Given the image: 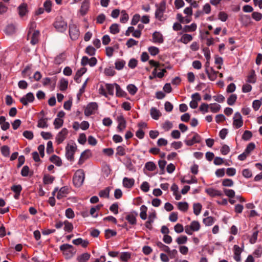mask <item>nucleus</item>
I'll use <instances>...</instances> for the list:
<instances>
[{"mask_svg": "<svg viewBox=\"0 0 262 262\" xmlns=\"http://www.w3.org/2000/svg\"><path fill=\"white\" fill-rule=\"evenodd\" d=\"M59 248L67 259L71 258L76 252V249L72 245L68 244L61 245Z\"/></svg>", "mask_w": 262, "mask_h": 262, "instance_id": "1", "label": "nucleus"}, {"mask_svg": "<svg viewBox=\"0 0 262 262\" xmlns=\"http://www.w3.org/2000/svg\"><path fill=\"white\" fill-rule=\"evenodd\" d=\"M85 174L83 169H78L74 173L73 177V182L76 187H80L84 181Z\"/></svg>", "mask_w": 262, "mask_h": 262, "instance_id": "2", "label": "nucleus"}, {"mask_svg": "<svg viewBox=\"0 0 262 262\" xmlns=\"http://www.w3.org/2000/svg\"><path fill=\"white\" fill-rule=\"evenodd\" d=\"M166 5L165 1H162L159 5H156L157 9L155 12V17L160 21H163L166 19L163 18L164 13L166 10Z\"/></svg>", "mask_w": 262, "mask_h": 262, "instance_id": "3", "label": "nucleus"}, {"mask_svg": "<svg viewBox=\"0 0 262 262\" xmlns=\"http://www.w3.org/2000/svg\"><path fill=\"white\" fill-rule=\"evenodd\" d=\"M53 25L56 30L60 32H64L67 28V23L61 16H58L56 18Z\"/></svg>", "mask_w": 262, "mask_h": 262, "instance_id": "4", "label": "nucleus"}, {"mask_svg": "<svg viewBox=\"0 0 262 262\" xmlns=\"http://www.w3.org/2000/svg\"><path fill=\"white\" fill-rule=\"evenodd\" d=\"M77 150V146L74 145L68 144L66 147V157L70 161H74V154Z\"/></svg>", "mask_w": 262, "mask_h": 262, "instance_id": "5", "label": "nucleus"}, {"mask_svg": "<svg viewBox=\"0 0 262 262\" xmlns=\"http://www.w3.org/2000/svg\"><path fill=\"white\" fill-rule=\"evenodd\" d=\"M69 35L71 39L73 40H77L80 35V32L77 26L74 24H69Z\"/></svg>", "mask_w": 262, "mask_h": 262, "instance_id": "6", "label": "nucleus"}, {"mask_svg": "<svg viewBox=\"0 0 262 262\" xmlns=\"http://www.w3.org/2000/svg\"><path fill=\"white\" fill-rule=\"evenodd\" d=\"M98 104L96 102H91L89 103L84 110V115L86 116H90V115L95 113V111L98 109Z\"/></svg>", "mask_w": 262, "mask_h": 262, "instance_id": "7", "label": "nucleus"}, {"mask_svg": "<svg viewBox=\"0 0 262 262\" xmlns=\"http://www.w3.org/2000/svg\"><path fill=\"white\" fill-rule=\"evenodd\" d=\"M68 130L66 128H63L58 133L56 137V142L58 144L62 143L67 137Z\"/></svg>", "mask_w": 262, "mask_h": 262, "instance_id": "8", "label": "nucleus"}, {"mask_svg": "<svg viewBox=\"0 0 262 262\" xmlns=\"http://www.w3.org/2000/svg\"><path fill=\"white\" fill-rule=\"evenodd\" d=\"M233 125L236 128H239L243 125L242 117L239 112H236L234 114Z\"/></svg>", "mask_w": 262, "mask_h": 262, "instance_id": "9", "label": "nucleus"}, {"mask_svg": "<svg viewBox=\"0 0 262 262\" xmlns=\"http://www.w3.org/2000/svg\"><path fill=\"white\" fill-rule=\"evenodd\" d=\"M117 121L118 123L117 130L119 132H122L126 128V121L123 115L118 116L117 118Z\"/></svg>", "mask_w": 262, "mask_h": 262, "instance_id": "10", "label": "nucleus"}, {"mask_svg": "<svg viewBox=\"0 0 262 262\" xmlns=\"http://www.w3.org/2000/svg\"><path fill=\"white\" fill-rule=\"evenodd\" d=\"M34 96L32 93L29 92L20 99V102L25 106H27L28 103H31L34 100Z\"/></svg>", "mask_w": 262, "mask_h": 262, "instance_id": "11", "label": "nucleus"}, {"mask_svg": "<svg viewBox=\"0 0 262 262\" xmlns=\"http://www.w3.org/2000/svg\"><path fill=\"white\" fill-rule=\"evenodd\" d=\"M17 10L18 14L21 18L26 16L29 12L28 5L25 3L21 4L18 7Z\"/></svg>", "mask_w": 262, "mask_h": 262, "instance_id": "12", "label": "nucleus"}, {"mask_svg": "<svg viewBox=\"0 0 262 262\" xmlns=\"http://www.w3.org/2000/svg\"><path fill=\"white\" fill-rule=\"evenodd\" d=\"M201 136L196 133H194V136L190 140H185L184 141L185 143L187 146H192L194 143H199L201 142Z\"/></svg>", "mask_w": 262, "mask_h": 262, "instance_id": "13", "label": "nucleus"}, {"mask_svg": "<svg viewBox=\"0 0 262 262\" xmlns=\"http://www.w3.org/2000/svg\"><path fill=\"white\" fill-rule=\"evenodd\" d=\"M137 215L138 213L136 211H134L126 215L125 219L127 221L129 224L134 226L137 224L136 216Z\"/></svg>", "mask_w": 262, "mask_h": 262, "instance_id": "14", "label": "nucleus"}, {"mask_svg": "<svg viewBox=\"0 0 262 262\" xmlns=\"http://www.w3.org/2000/svg\"><path fill=\"white\" fill-rule=\"evenodd\" d=\"M122 184L125 188L130 189L134 185L135 180L133 178L124 177L123 179Z\"/></svg>", "mask_w": 262, "mask_h": 262, "instance_id": "15", "label": "nucleus"}, {"mask_svg": "<svg viewBox=\"0 0 262 262\" xmlns=\"http://www.w3.org/2000/svg\"><path fill=\"white\" fill-rule=\"evenodd\" d=\"M22 186L18 185H13L11 187V190L15 193L14 198L15 199H18L22 190Z\"/></svg>", "mask_w": 262, "mask_h": 262, "instance_id": "16", "label": "nucleus"}, {"mask_svg": "<svg viewBox=\"0 0 262 262\" xmlns=\"http://www.w3.org/2000/svg\"><path fill=\"white\" fill-rule=\"evenodd\" d=\"M69 193V189L68 186L62 187L59 190L57 195V199H61L66 196Z\"/></svg>", "mask_w": 262, "mask_h": 262, "instance_id": "17", "label": "nucleus"}, {"mask_svg": "<svg viewBox=\"0 0 262 262\" xmlns=\"http://www.w3.org/2000/svg\"><path fill=\"white\" fill-rule=\"evenodd\" d=\"M87 71L86 68L83 67L78 70L74 77V80L78 83L81 82L80 77L82 76Z\"/></svg>", "mask_w": 262, "mask_h": 262, "instance_id": "18", "label": "nucleus"}, {"mask_svg": "<svg viewBox=\"0 0 262 262\" xmlns=\"http://www.w3.org/2000/svg\"><path fill=\"white\" fill-rule=\"evenodd\" d=\"M90 7L89 0H84L81 6L80 9V14L83 16L86 14Z\"/></svg>", "mask_w": 262, "mask_h": 262, "instance_id": "19", "label": "nucleus"}, {"mask_svg": "<svg viewBox=\"0 0 262 262\" xmlns=\"http://www.w3.org/2000/svg\"><path fill=\"white\" fill-rule=\"evenodd\" d=\"M153 42L155 43H162L164 41V39L162 34L157 31H155L152 34Z\"/></svg>", "mask_w": 262, "mask_h": 262, "instance_id": "20", "label": "nucleus"}, {"mask_svg": "<svg viewBox=\"0 0 262 262\" xmlns=\"http://www.w3.org/2000/svg\"><path fill=\"white\" fill-rule=\"evenodd\" d=\"M205 192L210 196L215 197L216 196H222V192L220 190H216L212 188H209L205 189Z\"/></svg>", "mask_w": 262, "mask_h": 262, "instance_id": "21", "label": "nucleus"}, {"mask_svg": "<svg viewBox=\"0 0 262 262\" xmlns=\"http://www.w3.org/2000/svg\"><path fill=\"white\" fill-rule=\"evenodd\" d=\"M167 71L166 69H163L161 70V71L159 73H157L156 69H154L152 72V74H154V76H149V78L150 80L153 79L154 78L156 77L159 78H162L164 77L165 73Z\"/></svg>", "mask_w": 262, "mask_h": 262, "instance_id": "22", "label": "nucleus"}, {"mask_svg": "<svg viewBox=\"0 0 262 262\" xmlns=\"http://www.w3.org/2000/svg\"><path fill=\"white\" fill-rule=\"evenodd\" d=\"M114 84L115 85L116 90V96L118 97H125L127 95L126 93L121 88L118 84L114 83Z\"/></svg>", "mask_w": 262, "mask_h": 262, "instance_id": "23", "label": "nucleus"}, {"mask_svg": "<svg viewBox=\"0 0 262 262\" xmlns=\"http://www.w3.org/2000/svg\"><path fill=\"white\" fill-rule=\"evenodd\" d=\"M210 72L209 70H206V73L210 80L214 81L216 78L217 74L219 73V72L215 71L212 67L210 68Z\"/></svg>", "mask_w": 262, "mask_h": 262, "instance_id": "24", "label": "nucleus"}, {"mask_svg": "<svg viewBox=\"0 0 262 262\" xmlns=\"http://www.w3.org/2000/svg\"><path fill=\"white\" fill-rule=\"evenodd\" d=\"M246 81L248 83H255L256 81V77L255 71L251 70L249 73V74L247 76V79Z\"/></svg>", "mask_w": 262, "mask_h": 262, "instance_id": "25", "label": "nucleus"}, {"mask_svg": "<svg viewBox=\"0 0 262 262\" xmlns=\"http://www.w3.org/2000/svg\"><path fill=\"white\" fill-rule=\"evenodd\" d=\"M150 114L152 118V119L155 120L159 119V117L161 116V114L159 110H158L156 107H151L150 111Z\"/></svg>", "mask_w": 262, "mask_h": 262, "instance_id": "26", "label": "nucleus"}, {"mask_svg": "<svg viewBox=\"0 0 262 262\" xmlns=\"http://www.w3.org/2000/svg\"><path fill=\"white\" fill-rule=\"evenodd\" d=\"M68 80L64 78H62L59 82V90L61 91H65L68 86Z\"/></svg>", "mask_w": 262, "mask_h": 262, "instance_id": "27", "label": "nucleus"}, {"mask_svg": "<svg viewBox=\"0 0 262 262\" xmlns=\"http://www.w3.org/2000/svg\"><path fill=\"white\" fill-rule=\"evenodd\" d=\"M39 31L38 30H35L33 33L30 43L32 45H35L38 43L39 40Z\"/></svg>", "mask_w": 262, "mask_h": 262, "instance_id": "28", "label": "nucleus"}, {"mask_svg": "<svg viewBox=\"0 0 262 262\" xmlns=\"http://www.w3.org/2000/svg\"><path fill=\"white\" fill-rule=\"evenodd\" d=\"M197 26L195 23H192L190 25H186L183 28V31L184 32H191L195 31Z\"/></svg>", "mask_w": 262, "mask_h": 262, "instance_id": "29", "label": "nucleus"}, {"mask_svg": "<svg viewBox=\"0 0 262 262\" xmlns=\"http://www.w3.org/2000/svg\"><path fill=\"white\" fill-rule=\"evenodd\" d=\"M50 161L54 163L57 166H60L62 165V161L60 157L54 155L50 158Z\"/></svg>", "mask_w": 262, "mask_h": 262, "instance_id": "30", "label": "nucleus"}, {"mask_svg": "<svg viewBox=\"0 0 262 262\" xmlns=\"http://www.w3.org/2000/svg\"><path fill=\"white\" fill-rule=\"evenodd\" d=\"M48 119L47 118H41L39 119L38 121V123L37 126L39 128H47L48 126L47 124V121Z\"/></svg>", "mask_w": 262, "mask_h": 262, "instance_id": "31", "label": "nucleus"}, {"mask_svg": "<svg viewBox=\"0 0 262 262\" xmlns=\"http://www.w3.org/2000/svg\"><path fill=\"white\" fill-rule=\"evenodd\" d=\"M54 180L55 178L53 176L49 174H45L43 177V183L45 185L50 184L53 183Z\"/></svg>", "mask_w": 262, "mask_h": 262, "instance_id": "32", "label": "nucleus"}, {"mask_svg": "<svg viewBox=\"0 0 262 262\" xmlns=\"http://www.w3.org/2000/svg\"><path fill=\"white\" fill-rule=\"evenodd\" d=\"M91 255L89 253H83L77 258L78 262H86L90 258Z\"/></svg>", "mask_w": 262, "mask_h": 262, "instance_id": "33", "label": "nucleus"}, {"mask_svg": "<svg viewBox=\"0 0 262 262\" xmlns=\"http://www.w3.org/2000/svg\"><path fill=\"white\" fill-rule=\"evenodd\" d=\"M66 59V54L62 53L57 55L54 59V63L56 64H60L62 63Z\"/></svg>", "mask_w": 262, "mask_h": 262, "instance_id": "34", "label": "nucleus"}, {"mask_svg": "<svg viewBox=\"0 0 262 262\" xmlns=\"http://www.w3.org/2000/svg\"><path fill=\"white\" fill-rule=\"evenodd\" d=\"M131 258V253L123 252L121 253L120 260L123 262H127Z\"/></svg>", "mask_w": 262, "mask_h": 262, "instance_id": "35", "label": "nucleus"}, {"mask_svg": "<svg viewBox=\"0 0 262 262\" xmlns=\"http://www.w3.org/2000/svg\"><path fill=\"white\" fill-rule=\"evenodd\" d=\"M64 230L67 232H71L73 230L74 227L72 223L69 222L68 220L64 221Z\"/></svg>", "mask_w": 262, "mask_h": 262, "instance_id": "36", "label": "nucleus"}, {"mask_svg": "<svg viewBox=\"0 0 262 262\" xmlns=\"http://www.w3.org/2000/svg\"><path fill=\"white\" fill-rule=\"evenodd\" d=\"M43 9L47 13H50L51 12L52 7V3L50 0H47L43 3Z\"/></svg>", "mask_w": 262, "mask_h": 262, "instance_id": "37", "label": "nucleus"}, {"mask_svg": "<svg viewBox=\"0 0 262 262\" xmlns=\"http://www.w3.org/2000/svg\"><path fill=\"white\" fill-rule=\"evenodd\" d=\"M15 32V27L14 25L10 24L7 26L5 32L7 35H12Z\"/></svg>", "mask_w": 262, "mask_h": 262, "instance_id": "38", "label": "nucleus"}, {"mask_svg": "<svg viewBox=\"0 0 262 262\" xmlns=\"http://www.w3.org/2000/svg\"><path fill=\"white\" fill-rule=\"evenodd\" d=\"M177 19L179 21L180 23H186L188 24L191 21V18L189 17L184 18L181 13H178L177 14Z\"/></svg>", "mask_w": 262, "mask_h": 262, "instance_id": "39", "label": "nucleus"}, {"mask_svg": "<svg viewBox=\"0 0 262 262\" xmlns=\"http://www.w3.org/2000/svg\"><path fill=\"white\" fill-rule=\"evenodd\" d=\"M31 65L27 66L25 69L21 72V75L23 77L25 78L26 77H29L31 78V72H30L31 70Z\"/></svg>", "mask_w": 262, "mask_h": 262, "instance_id": "40", "label": "nucleus"}, {"mask_svg": "<svg viewBox=\"0 0 262 262\" xmlns=\"http://www.w3.org/2000/svg\"><path fill=\"white\" fill-rule=\"evenodd\" d=\"M119 26L118 24H113L110 27V32L113 34H116L120 32Z\"/></svg>", "mask_w": 262, "mask_h": 262, "instance_id": "41", "label": "nucleus"}, {"mask_svg": "<svg viewBox=\"0 0 262 262\" xmlns=\"http://www.w3.org/2000/svg\"><path fill=\"white\" fill-rule=\"evenodd\" d=\"M200 224L198 221H193L190 225V228L192 231H198L200 229Z\"/></svg>", "mask_w": 262, "mask_h": 262, "instance_id": "42", "label": "nucleus"}, {"mask_svg": "<svg viewBox=\"0 0 262 262\" xmlns=\"http://www.w3.org/2000/svg\"><path fill=\"white\" fill-rule=\"evenodd\" d=\"M178 209L183 212H186L188 209V204L186 202H179L178 204Z\"/></svg>", "mask_w": 262, "mask_h": 262, "instance_id": "43", "label": "nucleus"}, {"mask_svg": "<svg viewBox=\"0 0 262 262\" xmlns=\"http://www.w3.org/2000/svg\"><path fill=\"white\" fill-rule=\"evenodd\" d=\"M202 205L199 203H194L193 205V213L196 215H198L202 210Z\"/></svg>", "mask_w": 262, "mask_h": 262, "instance_id": "44", "label": "nucleus"}, {"mask_svg": "<svg viewBox=\"0 0 262 262\" xmlns=\"http://www.w3.org/2000/svg\"><path fill=\"white\" fill-rule=\"evenodd\" d=\"M110 188L106 187L105 189L99 191V195L100 198H108L110 196Z\"/></svg>", "mask_w": 262, "mask_h": 262, "instance_id": "45", "label": "nucleus"}, {"mask_svg": "<svg viewBox=\"0 0 262 262\" xmlns=\"http://www.w3.org/2000/svg\"><path fill=\"white\" fill-rule=\"evenodd\" d=\"M192 40V36L188 34H184L181 38L180 41L185 44Z\"/></svg>", "mask_w": 262, "mask_h": 262, "instance_id": "46", "label": "nucleus"}, {"mask_svg": "<svg viewBox=\"0 0 262 262\" xmlns=\"http://www.w3.org/2000/svg\"><path fill=\"white\" fill-rule=\"evenodd\" d=\"M214 222V218L212 216H208L203 220V223L207 226H211Z\"/></svg>", "mask_w": 262, "mask_h": 262, "instance_id": "47", "label": "nucleus"}, {"mask_svg": "<svg viewBox=\"0 0 262 262\" xmlns=\"http://www.w3.org/2000/svg\"><path fill=\"white\" fill-rule=\"evenodd\" d=\"M126 154L125 149L123 146H118L116 148V156H124Z\"/></svg>", "mask_w": 262, "mask_h": 262, "instance_id": "48", "label": "nucleus"}, {"mask_svg": "<svg viewBox=\"0 0 262 262\" xmlns=\"http://www.w3.org/2000/svg\"><path fill=\"white\" fill-rule=\"evenodd\" d=\"M121 13L122 15L120 17V21L121 23L124 24L126 23L129 19L128 15L124 10H122Z\"/></svg>", "mask_w": 262, "mask_h": 262, "instance_id": "49", "label": "nucleus"}, {"mask_svg": "<svg viewBox=\"0 0 262 262\" xmlns=\"http://www.w3.org/2000/svg\"><path fill=\"white\" fill-rule=\"evenodd\" d=\"M117 235V232L110 229L105 230V237L106 239H108L112 236H114Z\"/></svg>", "mask_w": 262, "mask_h": 262, "instance_id": "50", "label": "nucleus"}, {"mask_svg": "<svg viewBox=\"0 0 262 262\" xmlns=\"http://www.w3.org/2000/svg\"><path fill=\"white\" fill-rule=\"evenodd\" d=\"M210 105V110L213 113H217L221 110V105L217 103H212Z\"/></svg>", "mask_w": 262, "mask_h": 262, "instance_id": "51", "label": "nucleus"}, {"mask_svg": "<svg viewBox=\"0 0 262 262\" xmlns=\"http://www.w3.org/2000/svg\"><path fill=\"white\" fill-rule=\"evenodd\" d=\"M127 90L132 95H134L137 92V88L134 84H130L127 86Z\"/></svg>", "mask_w": 262, "mask_h": 262, "instance_id": "52", "label": "nucleus"}, {"mask_svg": "<svg viewBox=\"0 0 262 262\" xmlns=\"http://www.w3.org/2000/svg\"><path fill=\"white\" fill-rule=\"evenodd\" d=\"M148 51L152 56H156L158 55L160 52L159 48L155 46H150L148 47Z\"/></svg>", "mask_w": 262, "mask_h": 262, "instance_id": "53", "label": "nucleus"}, {"mask_svg": "<svg viewBox=\"0 0 262 262\" xmlns=\"http://www.w3.org/2000/svg\"><path fill=\"white\" fill-rule=\"evenodd\" d=\"M254 230H255V231L253 232L251 238L249 239V242L252 244L256 243L259 232L256 227L254 228Z\"/></svg>", "mask_w": 262, "mask_h": 262, "instance_id": "54", "label": "nucleus"}, {"mask_svg": "<svg viewBox=\"0 0 262 262\" xmlns=\"http://www.w3.org/2000/svg\"><path fill=\"white\" fill-rule=\"evenodd\" d=\"M145 168L150 171H154L156 168V165L153 162H147L145 165Z\"/></svg>", "mask_w": 262, "mask_h": 262, "instance_id": "55", "label": "nucleus"}, {"mask_svg": "<svg viewBox=\"0 0 262 262\" xmlns=\"http://www.w3.org/2000/svg\"><path fill=\"white\" fill-rule=\"evenodd\" d=\"M2 154L5 157L9 156L10 148L7 145H4L1 148Z\"/></svg>", "mask_w": 262, "mask_h": 262, "instance_id": "56", "label": "nucleus"}, {"mask_svg": "<svg viewBox=\"0 0 262 262\" xmlns=\"http://www.w3.org/2000/svg\"><path fill=\"white\" fill-rule=\"evenodd\" d=\"M237 95L236 94H231L227 99V102L229 105H233L236 102Z\"/></svg>", "mask_w": 262, "mask_h": 262, "instance_id": "57", "label": "nucleus"}, {"mask_svg": "<svg viewBox=\"0 0 262 262\" xmlns=\"http://www.w3.org/2000/svg\"><path fill=\"white\" fill-rule=\"evenodd\" d=\"M55 129L60 128L63 124V120L60 118H56L53 122Z\"/></svg>", "mask_w": 262, "mask_h": 262, "instance_id": "58", "label": "nucleus"}, {"mask_svg": "<svg viewBox=\"0 0 262 262\" xmlns=\"http://www.w3.org/2000/svg\"><path fill=\"white\" fill-rule=\"evenodd\" d=\"M156 245L162 251H163L166 253L169 252L170 248L169 247L163 244L162 242L159 241L157 242Z\"/></svg>", "mask_w": 262, "mask_h": 262, "instance_id": "59", "label": "nucleus"}, {"mask_svg": "<svg viewBox=\"0 0 262 262\" xmlns=\"http://www.w3.org/2000/svg\"><path fill=\"white\" fill-rule=\"evenodd\" d=\"M255 144L253 142H251L248 144L244 151L249 155L251 152L255 149Z\"/></svg>", "mask_w": 262, "mask_h": 262, "instance_id": "60", "label": "nucleus"}, {"mask_svg": "<svg viewBox=\"0 0 262 262\" xmlns=\"http://www.w3.org/2000/svg\"><path fill=\"white\" fill-rule=\"evenodd\" d=\"M125 64V61L123 60L116 61L115 63V69L118 70H122Z\"/></svg>", "mask_w": 262, "mask_h": 262, "instance_id": "61", "label": "nucleus"}, {"mask_svg": "<svg viewBox=\"0 0 262 262\" xmlns=\"http://www.w3.org/2000/svg\"><path fill=\"white\" fill-rule=\"evenodd\" d=\"M115 85L114 84L106 83L105 87L107 91V95H114V89Z\"/></svg>", "mask_w": 262, "mask_h": 262, "instance_id": "62", "label": "nucleus"}, {"mask_svg": "<svg viewBox=\"0 0 262 262\" xmlns=\"http://www.w3.org/2000/svg\"><path fill=\"white\" fill-rule=\"evenodd\" d=\"M85 52L90 56H93L95 54L96 49L93 46H89L86 48Z\"/></svg>", "mask_w": 262, "mask_h": 262, "instance_id": "63", "label": "nucleus"}, {"mask_svg": "<svg viewBox=\"0 0 262 262\" xmlns=\"http://www.w3.org/2000/svg\"><path fill=\"white\" fill-rule=\"evenodd\" d=\"M172 127V123L168 121H166L163 124H162V128L165 131H168Z\"/></svg>", "mask_w": 262, "mask_h": 262, "instance_id": "64", "label": "nucleus"}]
</instances>
